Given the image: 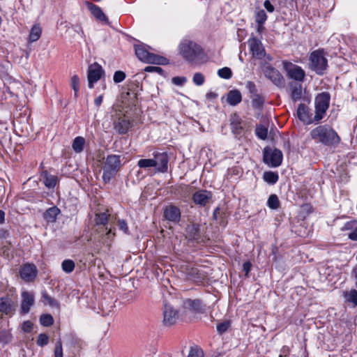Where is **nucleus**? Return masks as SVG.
Instances as JSON below:
<instances>
[{"instance_id": "15", "label": "nucleus", "mask_w": 357, "mask_h": 357, "mask_svg": "<svg viewBox=\"0 0 357 357\" xmlns=\"http://www.w3.org/2000/svg\"><path fill=\"white\" fill-rule=\"evenodd\" d=\"M296 114L298 119L306 125L317 122L314 119V116L312 117L309 107L305 104L301 103L298 105Z\"/></svg>"}, {"instance_id": "23", "label": "nucleus", "mask_w": 357, "mask_h": 357, "mask_svg": "<svg viewBox=\"0 0 357 357\" xmlns=\"http://www.w3.org/2000/svg\"><path fill=\"white\" fill-rule=\"evenodd\" d=\"M95 231L98 235V241L103 244H109V242H107L106 239L111 241L115 236V233L112 231V229H108L107 228V230L103 231L98 227H96Z\"/></svg>"}, {"instance_id": "19", "label": "nucleus", "mask_w": 357, "mask_h": 357, "mask_svg": "<svg viewBox=\"0 0 357 357\" xmlns=\"http://www.w3.org/2000/svg\"><path fill=\"white\" fill-rule=\"evenodd\" d=\"M114 129L119 134H126L131 127L130 121L126 116L119 117L114 123Z\"/></svg>"}, {"instance_id": "20", "label": "nucleus", "mask_w": 357, "mask_h": 357, "mask_svg": "<svg viewBox=\"0 0 357 357\" xmlns=\"http://www.w3.org/2000/svg\"><path fill=\"white\" fill-rule=\"evenodd\" d=\"M290 98L294 102L301 100L303 97V87L301 83L291 82L289 84Z\"/></svg>"}, {"instance_id": "52", "label": "nucleus", "mask_w": 357, "mask_h": 357, "mask_svg": "<svg viewBox=\"0 0 357 357\" xmlns=\"http://www.w3.org/2000/svg\"><path fill=\"white\" fill-rule=\"evenodd\" d=\"M125 78L126 73L121 70H118L114 73L113 79L115 83H119L123 81Z\"/></svg>"}, {"instance_id": "55", "label": "nucleus", "mask_w": 357, "mask_h": 357, "mask_svg": "<svg viewBox=\"0 0 357 357\" xmlns=\"http://www.w3.org/2000/svg\"><path fill=\"white\" fill-rule=\"evenodd\" d=\"M229 326V323L228 321H225V322L220 323V324H218V326H217V331L220 333H223L227 331Z\"/></svg>"}, {"instance_id": "53", "label": "nucleus", "mask_w": 357, "mask_h": 357, "mask_svg": "<svg viewBox=\"0 0 357 357\" xmlns=\"http://www.w3.org/2000/svg\"><path fill=\"white\" fill-rule=\"evenodd\" d=\"M347 300L349 302L352 303L355 307H356L357 306V291L355 289L351 290L348 295Z\"/></svg>"}, {"instance_id": "64", "label": "nucleus", "mask_w": 357, "mask_h": 357, "mask_svg": "<svg viewBox=\"0 0 357 357\" xmlns=\"http://www.w3.org/2000/svg\"><path fill=\"white\" fill-rule=\"evenodd\" d=\"M264 6L265 8L270 13L274 11V6L271 4V3L268 0H266L264 3Z\"/></svg>"}, {"instance_id": "50", "label": "nucleus", "mask_w": 357, "mask_h": 357, "mask_svg": "<svg viewBox=\"0 0 357 357\" xmlns=\"http://www.w3.org/2000/svg\"><path fill=\"white\" fill-rule=\"evenodd\" d=\"M204 80V76L201 73H196L193 76V82L197 86L202 85Z\"/></svg>"}, {"instance_id": "38", "label": "nucleus", "mask_w": 357, "mask_h": 357, "mask_svg": "<svg viewBox=\"0 0 357 357\" xmlns=\"http://www.w3.org/2000/svg\"><path fill=\"white\" fill-rule=\"evenodd\" d=\"M280 200L278 196L275 194L271 195L267 201L268 206L273 210L278 209L280 207Z\"/></svg>"}, {"instance_id": "5", "label": "nucleus", "mask_w": 357, "mask_h": 357, "mask_svg": "<svg viewBox=\"0 0 357 357\" xmlns=\"http://www.w3.org/2000/svg\"><path fill=\"white\" fill-rule=\"evenodd\" d=\"M310 68L318 75H323L328 67V61L320 50L314 51L310 56Z\"/></svg>"}, {"instance_id": "33", "label": "nucleus", "mask_w": 357, "mask_h": 357, "mask_svg": "<svg viewBox=\"0 0 357 357\" xmlns=\"http://www.w3.org/2000/svg\"><path fill=\"white\" fill-rule=\"evenodd\" d=\"M85 144V139L82 137H77L74 139L72 144L73 149L76 153H81Z\"/></svg>"}, {"instance_id": "57", "label": "nucleus", "mask_w": 357, "mask_h": 357, "mask_svg": "<svg viewBox=\"0 0 357 357\" xmlns=\"http://www.w3.org/2000/svg\"><path fill=\"white\" fill-rule=\"evenodd\" d=\"M118 226L121 230L123 231L125 233H128V227L124 220H119L118 221Z\"/></svg>"}, {"instance_id": "16", "label": "nucleus", "mask_w": 357, "mask_h": 357, "mask_svg": "<svg viewBox=\"0 0 357 357\" xmlns=\"http://www.w3.org/2000/svg\"><path fill=\"white\" fill-rule=\"evenodd\" d=\"M212 192L206 190L196 191L192 195L193 202L200 206H205L212 199Z\"/></svg>"}, {"instance_id": "42", "label": "nucleus", "mask_w": 357, "mask_h": 357, "mask_svg": "<svg viewBox=\"0 0 357 357\" xmlns=\"http://www.w3.org/2000/svg\"><path fill=\"white\" fill-rule=\"evenodd\" d=\"M40 323L43 326H50L54 323V319L51 314H43L40 317Z\"/></svg>"}, {"instance_id": "12", "label": "nucleus", "mask_w": 357, "mask_h": 357, "mask_svg": "<svg viewBox=\"0 0 357 357\" xmlns=\"http://www.w3.org/2000/svg\"><path fill=\"white\" fill-rule=\"evenodd\" d=\"M37 273L36 266L32 264H24L20 269V275L26 282H33L36 278Z\"/></svg>"}, {"instance_id": "58", "label": "nucleus", "mask_w": 357, "mask_h": 357, "mask_svg": "<svg viewBox=\"0 0 357 357\" xmlns=\"http://www.w3.org/2000/svg\"><path fill=\"white\" fill-rule=\"evenodd\" d=\"M146 72H156L159 74H162L163 70L160 67L158 66H147L145 68Z\"/></svg>"}, {"instance_id": "4", "label": "nucleus", "mask_w": 357, "mask_h": 357, "mask_svg": "<svg viewBox=\"0 0 357 357\" xmlns=\"http://www.w3.org/2000/svg\"><path fill=\"white\" fill-rule=\"evenodd\" d=\"M331 96L328 92H322L317 95L314 99L316 121H321L325 116L329 107Z\"/></svg>"}, {"instance_id": "30", "label": "nucleus", "mask_w": 357, "mask_h": 357, "mask_svg": "<svg viewBox=\"0 0 357 357\" xmlns=\"http://www.w3.org/2000/svg\"><path fill=\"white\" fill-rule=\"evenodd\" d=\"M60 210L56 206L48 208L43 214V218L48 222H54L56 220L57 215L59 214Z\"/></svg>"}, {"instance_id": "49", "label": "nucleus", "mask_w": 357, "mask_h": 357, "mask_svg": "<svg viewBox=\"0 0 357 357\" xmlns=\"http://www.w3.org/2000/svg\"><path fill=\"white\" fill-rule=\"evenodd\" d=\"M54 357H63V348L62 343L61 340H58L56 342L54 350Z\"/></svg>"}, {"instance_id": "11", "label": "nucleus", "mask_w": 357, "mask_h": 357, "mask_svg": "<svg viewBox=\"0 0 357 357\" xmlns=\"http://www.w3.org/2000/svg\"><path fill=\"white\" fill-rule=\"evenodd\" d=\"M178 317V311L176 310L172 305L165 303L163 310V324L167 326L174 325Z\"/></svg>"}, {"instance_id": "8", "label": "nucleus", "mask_w": 357, "mask_h": 357, "mask_svg": "<svg viewBox=\"0 0 357 357\" xmlns=\"http://www.w3.org/2000/svg\"><path fill=\"white\" fill-rule=\"evenodd\" d=\"M262 71L266 77L270 79L275 86L282 88L284 86V79L282 74L269 63H264Z\"/></svg>"}, {"instance_id": "17", "label": "nucleus", "mask_w": 357, "mask_h": 357, "mask_svg": "<svg viewBox=\"0 0 357 357\" xmlns=\"http://www.w3.org/2000/svg\"><path fill=\"white\" fill-rule=\"evenodd\" d=\"M164 216L167 220L178 223L181 220V211L177 206L169 205L164 210Z\"/></svg>"}, {"instance_id": "18", "label": "nucleus", "mask_w": 357, "mask_h": 357, "mask_svg": "<svg viewBox=\"0 0 357 357\" xmlns=\"http://www.w3.org/2000/svg\"><path fill=\"white\" fill-rule=\"evenodd\" d=\"M34 303V295L29 291H23L22 293L21 312L26 314L29 312L31 307Z\"/></svg>"}, {"instance_id": "56", "label": "nucleus", "mask_w": 357, "mask_h": 357, "mask_svg": "<svg viewBox=\"0 0 357 357\" xmlns=\"http://www.w3.org/2000/svg\"><path fill=\"white\" fill-rule=\"evenodd\" d=\"M356 220H351V221H349V222H347L343 228H342V230H351L353 231L354 229L356 227Z\"/></svg>"}, {"instance_id": "41", "label": "nucleus", "mask_w": 357, "mask_h": 357, "mask_svg": "<svg viewBox=\"0 0 357 357\" xmlns=\"http://www.w3.org/2000/svg\"><path fill=\"white\" fill-rule=\"evenodd\" d=\"M75 266V262L71 259H65L61 264L62 270L67 273L73 272Z\"/></svg>"}, {"instance_id": "9", "label": "nucleus", "mask_w": 357, "mask_h": 357, "mask_svg": "<svg viewBox=\"0 0 357 357\" xmlns=\"http://www.w3.org/2000/svg\"><path fill=\"white\" fill-rule=\"evenodd\" d=\"M104 73V70L100 65L93 63L88 68V82L89 87L93 88V84L97 82Z\"/></svg>"}, {"instance_id": "22", "label": "nucleus", "mask_w": 357, "mask_h": 357, "mask_svg": "<svg viewBox=\"0 0 357 357\" xmlns=\"http://www.w3.org/2000/svg\"><path fill=\"white\" fill-rule=\"evenodd\" d=\"M135 54L137 58L144 62L149 63L151 59L153 54L150 53L144 46L142 45H135Z\"/></svg>"}, {"instance_id": "36", "label": "nucleus", "mask_w": 357, "mask_h": 357, "mask_svg": "<svg viewBox=\"0 0 357 357\" xmlns=\"http://www.w3.org/2000/svg\"><path fill=\"white\" fill-rule=\"evenodd\" d=\"M263 178L266 182L275 184L278 181V174L273 172H265Z\"/></svg>"}, {"instance_id": "43", "label": "nucleus", "mask_w": 357, "mask_h": 357, "mask_svg": "<svg viewBox=\"0 0 357 357\" xmlns=\"http://www.w3.org/2000/svg\"><path fill=\"white\" fill-rule=\"evenodd\" d=\"M218 75L219 77L223 79H229L232 76V72L231 69L228 67H224L220 68L218 71Z\"/></svg>"}, {"instance_id": "44", "label": "nucleus", "mask_w": 357, "mask_h": 357, "mask_svg": "<svg viewBox=\"0 0 357 357\" xmlns=\"http://www.w3.org/2000/svg\"><path fill=\"white\" fill-rule=\"evenodd\" d=\"M149 63L165 65L167 63V59L163 56H158L153 54L151 59L149 61Z\"/></svg>"}, {"instance_id": "60", "label": "nucleus", "mask_w": 357, "mask_h": 357, "mask_svg": "<svg viewBox=\"0 0 357 357\" xmlns=\"http://www.w3.org/2000/svg\"><path fill=\"white\" fill-rule=\"evenodd\" d=\"M290 353V349L287 346H284L280 350L279 357H287Z\"/></svg>"}, {"instance_id": "24", "label": "nucleus", "mask_w": 357, "mask_h": 357, "mask_svg": "<svg viewBox=\"0 0 357 357\" xmlns=\"http://www.w3.org/2000/svg\"><path fill=\"white\" fill-rule=\"evenodd\" d=\"M15 310L14 303L9 297L0 298V312L6 314H11Z\"/></svg>"}, {"instance_id": "7", "label": "nucleus", "mask_w": 357, "mask_h": 357, "mask_svg": "<svg viewBox=\"0 0 357 357\" xmlns=\"http://www.w3.org/2000/svg\"><path fill=\"white\" fill-rule=\"evenodd\" d=\"M282 63L287 76L289 79L296 81V83H301L304 81L305 72L301 66L287 61H284Z\"/></svg>"}, {"instance_id": "34", "label": "nucleus", "mask_w": 357, "mask_h": 357, "mask_svg": "<svg viewBox=\"0 0 357 357\" xmlns=\"http://www.w3.org/2000/svg\"><path fill=\"white\" fill-rule=\"evenodd\" d=\"M231 126L232 130L236 133H239L240 131L243 129V127L241 126V120L238 115L234 114L231 116Z\"/></svg>"}, {"instance_id": "54", "label": "nucleus", "mask_w": 357, "mask_h": 357, "mask_svg": "<svg viewBox=\"0 0 357 357\" xmlns=\"http://www.w3.org/2000/svg\"><path fill=\"white\" fill-rule=\"evenodd\" d=\"M33 323L30 321H25L23 322L22 329L24 333H30L33 328Z\"/></svg>"}, {"instance_id": "3", "label": "nucleus", "mask_w": 357, "mask_h": 357, "mask_svg": "<svg viewBox=\"0 0 357 357\" xmlns=\"http://www.w3.org/2000/svg\"><path fill=\"white\" fill-rule=\"evenodd\" d=\"M121 167V155H108L102 167V179L105 183H109L115 177Z\"/></svg>"}, {"instance_id": "14", "label": "nucleus", "mask_w": 357, "mask_h": 357, "mask_svg": "<svg viewBox=\"0 0 357 357\" xmlns=\"http://www.w3.org/2000/svg\"><path fill=\"white\" fill-rule=\"evenodd\" d=\"M153 160L155 162V168L158 172H167L168 169L169 158L166 152H154Z\"/></svg>"}, {"instance_id": "63", "label": "nucleus", "mask_w": 357, "mask_h": 357, "mask_svg": "<svg viewBox=\"0 0 357 357\" xmlns=\"http://www.w3.org/2000/svg\"><path fill=\"white\" fill-rule=\"evenodd\" d=\"M348 238L352 241H357V226L348 234Z\"/></svg>"}, {"instance_id": "39", "label": "nucleus", "mask_w": 357, "mask_h": 357, "mask_svg": "<svg viewBox=\"0 0 357 357\" xmlns=\"http://www.w3.org/2000/svg\"><path fill=\"white\" fill-rule=\"evenodd\" d=\"M42 298L43 299V302L47 303L49 305L52 307H59V302L54 299V298L51 297L46 291L42 292Z\"/></svg>"}, {"instance_id": "47", "label": "nucleus", "mask_w": 357, "mask_h": 357, "mask_svg": "<svg viewBox=\"0 0 357 357\" xmlns=\"http://www.w3.org/2000/svg\"><path fill=\"white\" fill-rule=\"evenodd\" d=\"M49 337L45 333H40L38 336V339L36 340V343L40 347H44L48 344Z\"/></svg>"}, {"instance_id": "29", "label": "nucleus", "mask_w": 357, "mask_h": 357, "mask_svg": "<svg viewBox=\"0 0 357 357\" xmlns=\"http://www.w3.org/2000/svg\"><path fill=\"white\" fill-rule=\"evenodd\" d=\"M184 304L186 307L198 312H202L204 310V306L202 302L199 299H188L185 301Z\"/></svg>"}, {"instance_id": "27", "label": "nucleus", "mask_w": 357, "mask_h": 357, "mask_svg": "<svg viewBox=\"0 0 357 357\" xmlns=\"http://www.w3.org/2000/svg\"><path fill=\"white\" fill-rule=\"evenodd\" d=\"M41 176L43 178V183L47 188L51 189L56 186L58 181L56 176L50 174L47 171H45L42 173Z\"/></svg>"}, {"instance_id": "21", "label": "nucleus", "mask_w": 357, "mask_h": 357, "mask_svg": "<svg viewBox=\"0 0 357 357\" xmlns=\"http://www.w3.org/2000/svg\"><path fill=\"white\" fill-rule=\"evenodd\" d=\"M86 6L88 9L91 11V14L98 20L101 22H108V19L107 16L105 15V13L102 12L101 8L91 3L87 2Z\"/></svg>"}, {"instance_id": "31", "label": "nucleus", "mask_w": 357, "mask_h": 357, "mask_svg": "<svg viewBox=\"0 0 357 357\" xmlns=\"http://www.w3.org/2000/svg\"><path fill=\"white\" fill-rule=\"evenodd\" d=\"M42 33V29L39 24H35L32 26L30 33L29 36V43H33L37 41Z\"/></svg>"}, {"instance_id": "35", "label": "nucleus", "mask_w": 357, "mask_h": 357, "mask_svg": "<svg viewBox=\"0 0 357 357\" xmlns=\"http://www.w3.org/2000/svg\"><path fill=\"white\" fill-rule=\"evenodd\" d=\"M250 98L252 99V106L255 109H260L262 107L264 98L262 96L257 93L254 96H250Z\"/></svg>"}, {"instance_id": "25", "label": "nucleus", "mask_w": 357, "mask_h": 357, "mask_svg": "<svg viewBox=\"0 0 357 357\" xmlns=\"http://www.w3.org/2000/svg\"><path fill=\"white\" fill-rule=\"evenodd\" d=\"M242 100V96L240 91L233 89L227 94V102L231 106H236Z\"/></svg>"}, {"instance_id": "2", "label": "nucleus", "mask_w": 357, "mask_h": 357, "mask_svg": "<svg viewBox=\"0 0 357 357\" xmlns=\"http://www.w3.org/2000/svg\"><path fill=\"white\" fill-rule=\"evenodd\" d=\"M180 54L189 62L199 63L204 60L205 54L202 47L192 41H184L179 45Z\"/></svg>"}, {"instance_id": "6", "label": "nucleus", "mask_w": 357, "mask_h": 357, "mask_svg": "<svg viewBox=\"0 0 357 357\" xmlns=\"http://www.w3.org/2000/svg\"><path fill=\"white\" fill-rule=\"evenodd\" d=\"M263 158L264 162L268 166L277 167L282 164L283 154L278 149L266 146L263 151Z\"/></svg>"}, {"instance_id": "59", "label": "nucleus", "mask_w": 357, "mask_h": 357, "mask_svg": "<svg viewBox=\"0 0 357 357\" xmlns=\"http://www.w3.org/2000/svg\"><path fill=\"white\" fill-rule=\"evenodd\" d=\"M186 81V79L185 77H174L172 78V82L178 86L183 85Z\"/></svg>"}, {"instance_id": "51", "label": "nucleus", "mask_w": 357, "mask_h": 357, "mask_svg": "<svg viewBox=\"0 0 357 357\" xmlns=\"http://www.w3.org/2000/svg\"><path fill=\"white\" fill-rule=\"evenodd\" d=\"M245 87L251 94L250 96H254L258 93L257 86L253 82L248 81L245 84Z\"/></svg>"}, {"instance_id": "10", "label": "nucleus", "mask_w": 357, "mask_h": 357, "mask_svg": "<svg viewBox=\"0 0 357 357\" xmlns=\"http://www.w3.org/2000/svg\"><path fill=\"white\" fill-rule=\"evenodd\" d=\"M185 236L188 241L202 243L204 241V237L202 236L200 231V226L198 224H190L188 225L185 228Z\"/></svg>"}, {"instance_id": "61", "label": "nucleus", "mask_w": 357, "mask_h": 357, "mask_svg": "<svg viewBox=\"0 0 357 357\" xmlns=\"http://www.w3.org/2000/svg\"><path fill=\"white\" fill-rule=\"evenodd\" d=\"M252 264L250 261H245L243 264V270L245 273V275H248L251 270Z\"/></svg>"}, {"instance_id": "37", "label": "nucleus", "mask_w": 357, "mask_h": 357, "mask_svg": "<svg viewBox=\"0 0 357 357\" xmlns=\"http://www.w3.org/2000/svg\"><path fill=\"white\" fill-rule=\"evenodd\" d=\"M137 165H138V167L139 168L146 169H149V168H151V167H154L155 168V161L153 160V158H150V159H140L137 162Z\"/></svg>"}, {"instance_id": "13", "label": "nucleus", "mask_w": 357, "mask_h": 357, "mask_svg": "<svg viewBox=\"0 0 357 357\" xmlns=\"http://www.w3.org/2000/svg\"><path fill=\"white\" fill-rule=\"evenodd\" d=\"M248 43L253 57L261 59L266 56L265 50L259 39L256 37H252L248 40Z\"/></svg>"}, {"instance_id": "46", "label": "nucleus", "mask_w": 357, "mask_h": 357, "mask_svg": "<svg viewBox=\"0 0 357 357\" xmlns=\"http://www.w3.org/2000/svg\"><path fill=\"white\" fill-rule=\"evenodd\" d=\"M188 357H204V353L197 347H191Z\"/></svg>"}, {"instance_id": "32", "label": "nucleus", "mask_w": 357, "mask_h": 357, "mask_svg": "<svg viewBox=\"0 0 357 357\" xmlns=\"http://www.w3.org/2000/svg\"><path fill=\"white\" fill-rule=\"evenodd\" d=\"M69 344L73 349H75L77 352H79L83 347L84 342L78 337L74 335H70L69 337Z\"/></svg>"}, {"instance_id": "1", "label": "nucleus", "mask_w": 357, "mask_h": 357, "mask_svg": "<svg viewBox=\"0 0 357 357\" xmlns=\"http://www.w3.org/2000/svg\"><path fill=\"white\" fill-rule=\"evenodd\" d=\"M310 137L316 142L327 146H335L340 142V137L330 126L320 125L310 131Z\"/></svg>"}, {"instance_id": "26", "label": "nucleus", "mask_w": 357, "mask_h": 357, "mask_svg": "<svg viewBox=\"0 0 357 357\" xmlns=\"http://www.w3.org/2000/svg\"><path fill=\"white\" fill-rule=\"evenodd\" d=\"M122 101L128 105H135L137 99V93L132 89H128L126 92L121 94Z\"/></svg>"}, {"instance_id": "28", "label": "nucleus", "mask_w": 357, "mask_h": 357, "mask_svg": "<svg viewBox=\"0 0 357 357\" xmlns=\"http://www.w3.org/2000/svg\"><path fill=\"white\" fill-rule=\"evenodd\" d=\"M109 215L106 213H97L95 218L96 227H98L100 229L105 231L107 230L106 225L108 222Z\"/></svg>"}, {"instance_id": "62", "label": "nucleus", "mask_w": 357, "mask_h": 357, "mask_svg": "<svg viewBox=\"0 0 357 357\" xmlns=\"http://www.w3.org/2000/svg\"><path fill=\"white\" fill-rule=\"evenodd\" d=\"M222 215L223 214L220 211V208L219 207H217L213 211V218L218 220V219L222 218Z\"/></svg>"}, {"instance_id": "48", "label": "nucleus", "mask_w": 357, "mask_h": 357, "mask_svg": "<svg viewBox=\"0 0 357 357\" xmlns=\"http://www.w3.org/2000/svg\"><path fill=\"white\" fill-rule=\"evenodd\" d=\"M266 19L267 15L264 10H261L256 13L255 21L257 24H264Z\"/></svg>"}, {"instance_id": "45", "label": "nucleus", "mask_w": 357, "mask_h": 357, "mask_svg": "<svg viewBox=\"0 0 357 357\" xmlns=\"http://www.w3.org/2000/svg\"><path fill=\"white\" fill-rule=\"evenodd\" d=\"M71 86L74 90L75 96H77L79 90V79L76 75H73L71 78Z\"/></svg>"}, {"instance_id": "40", "label": "nucleus", "mask_w": 357, "mask_h": 357, "mask_svg": "<svg viewBox=\"0 0 357 357\" xmlns=\"http://www.w3.org/2000/svg\"><path fill=\"white\" fill-rule=\"evenodd\" d=\"M255 133L259 139L264 140L267 138L268 128L264 125L259 124L256 127Z\"/></svg>"}]
</instances>
